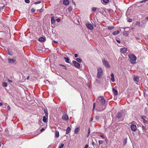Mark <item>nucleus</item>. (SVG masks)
I'll return each mask as SVG.
<instances>
[{
    "instance_id": "473e14b6",
    "label": "nucleus",
    "mask_w": 148,
    "mask_h": 148,
    "mask_svg": "<svg viewBox=\"0 0 148 148\" xmlns=\"http://www.w3.org/2000/svg\"><path fill=\"white\" fill-rule=\"evenodd\" d=\"M148 1V0H143L140 1L139 2L141 3H145L147 1Z\"/></svg>"
},
{
    "instance_id": "0eeeda50",
    "label": "nucleus",
    "mask_w": 148,
    "mask_h": 148,
    "mask_svg": "<svg viewBox=\"0 0 148 148\" xmlns=\"http://www.w3.org/2000/svg\"><path fill=\"white\" fill-rule=\"evenodd\" d=\"M134 80L136 83H138L139 81V77L136 75H134L133 77Z\"/></svg>"
},
{
    "instance_id": "49530a36",
    "label": "nucleus",
    "mask_w": 148,
    "mask_h": 148,
    "mask_svg": "<svg viewBox=\"0 0 148 148\" xmlns=\"http://www.w3.org/2000/svg\"><path fill=\"white\" fill-rule=\"evenodd\" d=\"M136 25H140V22L139 21L136 22Z\"/></svg>"
},
{
    "instance_id": "f3484780",
    "label": "nucleus",
    "mask_w": 148,
    "mask_h": 148,
    "mask_svg": "<svg viewBox=\"0 0 148 148\" xmlns=\"http://www.w3.org/2000/svg\"><path fill=\"white\" fill-rule=\"evenodd\" d=\"M69 3V1L68 0H64L63 1V4L65 5H68Z\"/></svg>"
},
{
    "instance_id": "20e7f679",
    "label": "nucleus",
    "mask_w": 148,
    "mask_h": 148,
    "mask_svg": "<svg viewBox=\"0 0 148 148\" xmlns=\"http://www.w3.org/2000/svg\"><path fill=\"white\" fill-rule=\"evenodd\" d=\"M72 62L74 66L76 68L78 69H79L81 68L80 65L79 63L77 62L76 61L74 60H73Z\"/></svg>"
},
{
    "instance_id": "79ce46f5",
    "label": "nucleus",
    "mask_w": 148,
    "mask_h": 148,
    "mask_svg": "<svg viewBox=\"0 0 148 148\" xmlns=\"http://www.w3.org/2000/svg\"><path fill=\"white\" fill-rule=\"evenodd\" d=\"M95 107V103H94L93 104V109L92 110H94Z\"/></svg>"
},
{
    "instance_id": "09e8293b",
    "label": "nucleus",
    "mask_w": 148,
    "mask_h": 148,
    "mask_svg": "<svg viewBox=\"0 0 148 148\" xmlns=\"http://www.w3.org/2000/svg\"><path fill=\"white\" fill-rule=\"evenodd\" d=\"M31 11L32 13H33L35 12V10L34 8H32L31 10Z\"/></svg>"
},
{
    "instance_id": "dca6fc26",
    "label": "nucleus",
    "mask_w": 148,
    "mask_h": 148,
    "mask_svg": "<svg viewBox=\"0 0 148 148\" xmlns=\"http://www.w3.org/2000/svg\"><path fill=\"white\" fill-rule=\"evenodd\" d=\"M111 80L112 82H114L115 81L114 78V75L113 73H112L111 74Z\"/></svg>"
},
{
    "instance_id": "f03ea898",
    "label": "nucleus",
    "mask_w": 148,
    "mask_h": 148,
    "mask_svg": "<svg viewBox=\"0 0 148 148\" xmlns=\"http://www.w3.org/2000/svg\"><path fill=\"white\" fill-rule=\"evenodd\" d=\"M129 58L130 59V62L132 64H135V61L136 60V57L133 54H130L128 55Z\"/></svg>"
},
{
    "instance_id": "393cba45",
    "label": "nucleus",
    "mask_w": 148,
    "mask_h": 148,
    "mask_svg": "<svg viewBox=\"0 0 148 148\" xmlns=\"http://www.w3.org/2000/svg\"><path fill=\"white\" fill-rule=\"evenodd\" d=\"M59 132L58 131H56L55 132V137L58 138L59 136Z\"/></svg>"
},
{
    "instance_id": "c85d7f7f",
    "label": "nucleus",
    "mask_w": 148,
    "mask_h": 148,
    "mask_svg": "<svg viewBox=\"0 0 148 148\" xmlns=\"http://www.w3.org/2000/svg\"><path fill=\"white\" fill-rule=\"evenodd\" d=\"M3 86L6 87H7V83L5 82H3Z\"/></svg>"
},
{
    "instance_id": "5fc2aeb1",
    "label": "nucleus",
    "mask_w": 148,
    "mask_h": 148,
    "mask_svg": "<svg viewBox=\"0 0 148 148\" xmlns=\"http://www.w3.org/2000/svg\"><path fill=\"white\" fill-rule=\"evenodd\" d=\"M88 145H86L84 148H88Z\"/></svg>"
},
{
    "instance_id": "ea45409f",
    "label": "nucleus",
    "mask_w": 148,
    "mask_h": 148,
    "mask_svg": "<svg viewBox=\"0 0 148 148\" xmlns=\"http://www.w3.org/2000/svg\"><path fill=\"white\" fill-rule=\"evenodd\" d=\"M43 9H41L40 10H37V11H38L39 12H40V13H41L43 11Z\"/></svg>"
},
{
    "instance_id": "1a4fd4ad",
    "label": "nucleus",
    "mask_w": 148,
    "mask_h": 148,
    "mask_svg": "<svg viewBox=\"0 0 148 148\" xmlns=\"http://www.w3.org/2000/svg\"><path fill=\"white\" fill-rule=\"evenodd\" d=\"M120 51L122 53H125L127 51V48L125 47L122 48L121 49Z\"/></svg>"
},
{
    "instance_id": "a19ab883",
    "label": "nucleus",
    "mask_w": 148,
    "mask_h": 148,
    "mask_svg": "<svg viewBox=\"0 0 148 148\" xmlns=\"http://www.w3.org/2000/svg\"><path fill=\"white\" fill-rule=\"evenodd\" d=\"M64 146V145L63 143H62L61 145V146L59 147V148H62Z\"/></svg>"
},
{
    "instance_id": "5701e85b",
    "label": "nucleus",
    "mask_w": 148,
    "mask_h": 148,
    "mask_svg": "<svg viewBox=\"0 0 148 148\" xmlns=\"http://www.w3.org/2000/svg\"><path fill=\"white\" fill-rule=\"evenodd\" d=\"M64 58L65 60V62L68 63H69V59L68 57H64Z\"/></svg>"
},
{
    "instance_id": "69168bd1",
    "label": "nucleus",
    "mask_w": 148,
    "mask_h": 148,
    "mask_svg": "<svg viewBox=\"0 0 148 148\" xmlns=\"http://www.w3.org/2000/svg\"><path fill=\"white\" fill-rule=\"evenodd\" d=\"M53 42L54 43H58V42L56 41L55 40H53Z\"/></svg>"
},
{
    "instance_id": "412c9836",
    "label": "nucleus",
    "mask_w": 148,
    "mask_h": 148,
    "mask_svg": "<svg viewBox=\"0 0 148 148\" xmlns=\"http://www.w3.org/2000/svg\"><path fill=\"white\" fill-rule=\"evenodd\" d=\"M102 101H101V103L102 105H104L105 103V100L103 97H102Z\"/></svg>"
},
{
    "instance_id": "b1692460",
    "label": "nucleus",
    "mask_w": 148,
    "mask_h": 148,
    "mask_svg": "<svg viewBox=\"0 0 148 148\" xmlns=\"http://www.w3.org/2000/svg\"><path fill=\"white\" fill-rule=\"evenodd\" d=\"M55 21L54 19L53 16H52L51 18V23L52 24H53L55 22Z\"/></svg>"
},
{
    "instance_id": "13d9d810",
    "label": "nucleus",
    "mask_w": 148,
    "mask_h": 148,
    "mask_svg": "<svg viewBox=\"0 0 148 148\" xmlns=\"http://www.w3.org/2000/svg\"><path fill=\"white\" fill-rule=\"evenodd\" d=\"M116 41L117 42H118V43H120V41L119 40H116Z\"/></svg>"
},
{
    "instance_id": "4c0bfd02",
    "label": "nucleus",
    "mask_w": 148,
    "mask_h": 148,
    "mask_svg": "<svg viewBox=\"0 0 148 148\" xmlns=\"http://www.w3.org/2000/svg\"><path fill=\"white\" fill-rule=\"evenodd\" d=\"M41 2V1H38L36 2H35L34 4H38L40 3Z\"/></svg>"
},
{
    "instance_id": "052dcab7",
    "label": "nucleus",
    "mask_w": 148,
    "mask_h": 148,
    "mask_svg": "<svg viewBox=\"0 0 148 148\" xmlns=\"http://www.w3.org/2000/svg\"><path fill=\"white\" fill-rule=\"evenodd\" d=\"M111 9H107V10L108 11V12H110L111 11Z\"/></svg>"
},
{
    "instance_id": "4be33fe9",
    "label": "nucleus",
    "mask_w": 148,
    "mask_h": 148,
    "mask_svg": "<svg viewBox=\"0 0 148 148\" xmlns=\"http://www.w3.org/2000/svg\"><path fill=\"white\" fill-rule=\"evenodd\" d=\"M119 31L117 30V31H115V32H114L112 34L114 35H117L119 34Z\"/></svg>"
},
{
    "instance_id": "c9c22d12",
    "label": "nucleus",
    "mask_w": 148,
    "mask_h": 148,
    "mask_svg": "<svg viewBox=\"0 0 148 148\" xmlns=\"http://www.w3.org/2000/svg\"><path fill=\"white\" fill-rule=\"evenodd\" d=\"M72 10V8L71 6H70L68 8V10L69 11H71Z\"/></svg>"
},
{
    "instance_id": "603ef678",
    "label": "nucleus",
    "mask_w": 148,
    "mask_h": 148,
    "mask_svg": "<svg viewBox=\"0 0 148 148\" xmlns=\"http://www.w3.org/2000/svg\"><path fill=\"white\" fill-rule=\"evenodd\" d=\"M7 109L8 110H10V108L9 106H7Z\"/></svg>"
},
{
    "instance_id": "6e6d98bb",
    "label": "nucleus",
    "mask_w": 148,
    "mask_h": 148,
    "mask_svg": "<svg viewBox=\"0 0 148 148\" xmlns=\"http://www.w3.org/2000/svg\"><path fill=\"white\" fill-rule=\"evenodd\" d=\"M132 21V20L131 18H129L128 20V21L129 22H131Z\"/></svg>"
},
{
    "instance_id": "7ed1b4c3",
    "label": "nucleus",
    "mask_w": 148,
    "mask_h": 148,
    "mask_svg": "<svg viewBox=\"0 0 148 148\" xmlns=\"http://www.w3.org/2000/svg\"><path fill=\"white\" fill-rule=\"evenodd\" d=\"M103 63L105 67L110 68V65L108 61H107L105 59H102Z\"/></svg>"
},
{
    "instance_id": "2f4dec72",
    "label": "nucleus",
    "mask_w": 148,
    "mask_h": 148,
    "mask_svg": "<svg viewBox=\"0 0 148 148\" xmlns=\"http://www.w3.org/2000/svg\"><path fill=\"white\" fill-rule=\"evenodd\" d=\"M102 97H103V96H100L98 97V100H99L100 101H102Z\"/></svg>"
},
{
    "instance_id": "ddd939ff",
    "label": "nucleus",
    "mask_w": 148,
    "mask_h": 148,
    "mask_svg": "<svg viewBox=\"0 0 148 148\" xmlns=\"http://www.w3.org/2000/svg\"><path fill=\"white\" fill-rule=\"evenodd\" d=\"M62 118L64 120H68L69 119V117L67 114L64 115L62 116Z\"/></svg>"
},
{
    "instance_id": "3c124183",
    "label": "nucleus",
    "mask_w": 148,
    "mask_h": 148,
    "mask_svg": "<svg viewBox=\"0 0 148 148\" xmlns=\"http://www.w3.org/2000/svg\"><path fill=\"white\" fill-rule=\"evenodd\" d=\"M56 20L58 22H60L61 21V19L59 18H58L56 19Z\"/></svg>"
},
{
    "instance_id": "2eb2a0df",
    "label": "nucleus",
    "mask_w": 148,
    "mask_h": 148,
    "mask_svg": "<svg viewBox=\"0 0 148 148\" xmlns=\"http://www.w3.org/2000/svg\"><path fill=\"white\" fill-rule=\"evenodd\" d=\"M45 40V38L43 37H41L39 38L38 40L41 42H44Z\"/></svg>"
},
{
    "instance_id": "c756f323",
    "label": "nucleus",
    "mask_w": 148,
    "mask_h": 148,
    "mask_svg": "<svg viewBox=\"0 0 148 148\" xmlns=\"http://www.w3.org/2000/svg\"><path fill=\"white\" fill-rule=\"evenodd\" d=\"M97 10V8L95 7H93L92 8V10L93 12H95Z\"/></svg>"
},
{
    "instance_id": "bb28decb",
    "label": "nucleus",
    "mask_w": 148,
    "mask_h": 148,
    "mask_svg": "<svg viewBox=\"0 0 148 148\" xmlns=\"http://www.w3.org/2000/svg\"><path fill=\"white\" fill-rule=\"evenodd\" d=\"M127 138H125L123 141V145H125L127 143Z\"/></svg>"
},
{
    "instance_id": "338daca9",
    "label": "nucleus",
    "mask_w": 148,
    "mask_h": 148,
    "mask_svg": "<svg viewBox=\"0 0 148 148\" xmlns=\"http://www.w3.org/2000/svg\"><path fill=\"white\" fill-rule=\"evenodd\" d=\"M92 145L94 146V145L95 144V143L93 141L92 142Z\"/></svg>"
},
{
    "instance_id": "58836bf2",
    "label": "nucleus",
    "mask_w": 148,
    "mask_h": 148,
    "mask_svg": "<svg viewBox=\"0 0 148 148\" xmlns=\"http://www.w3.org/2000/svg\"><path fill=\"white\" fill-rule=\"evenodd\" d=\"M99 116L98 115H97L95 116V119L96 120H98L99 119Z\"/></svg>"
},
{
    "instance_id": "aec40b11",
    "label": "nucleus",
    "mask_w": 148,
    "mask_h": 148,
    "mask_svg": "<svg viewBox=\"0 0 148 148\" xmlns=\"http://www.w3.org/2000/svg\"><path fill=\"white\" fill-rule=\"evenodd\" d=\"M79 130H80L79 128V127H77L75 129V132H74L75 133V134H77L78 133V132L79 131Z\"/></svg>"
},
{
    "instance_id": "e2e57ef3",
    "label": "nucleus",
    "mask_w": 148,
    "mask_h": 148,
    "mask_svg": "<svg viewBox=\"0 0 148 148\" xmlns=\"http://www.w3.org/2000/svg\"><path fill=\"white\" fill-rule=\"evenodd\" d=\"M93 120V118H90V122L92 121Z\"/></svg>"
},
{
    "instance_id": "f704fd0d",
    "label": "nucleus",
    "mask_w": 148,
    "mask_h": 148,
    "mask_svg": "<svg viewBox=\"0 0 148 148\" xmlns=\"http://www.w3.org/2000/svg\"><path fill=\"white\" fill-rule=\"evenodd\" d=\"M141 118L143 121L144 120H145V119L146 118V117L144 116H141Z\"/></svg>"
},
{
    "instance_id": "de8ad7c7",
    "label": "nucleus",
    "mask_w": 148,
    "mask_h": 148,
    "mask_svg": "<svg viewBox=\"0 0 148 148\" xmlns=\"http://www.w3.org/2000/svg\"><path fill=\"white\" fill-rule=\"evenodd\" d=\"M142 129L144 130H145L146 129L145 127L144 126H142Z\"/></svg>"
},
{
    "instance_id": "f8f14e48",
    "label": "nucleus",
    "mask_w": 148,
    "mask_h": 148,
    "mask_svg": "<svg viewBox=\"0 0 148 148\" xmlns=\"http://www.w3.org/2000/svg\"><path fill=\"white\" fill-rule=\"evenodd\" d=\"M48 117L46 116H44L43 117L42 121L44 123H46L47 122Z\"/></svg>"
},
{
    "instance_id": "9d476101",
    "label": "nucleus",
    "mask_w": 148,
    "mask_h": 148,
    "mask_svg": "<svg viewBox=\"0 0 148 148\" xmlns=\"http://www.w3.org/2000/svg\"><path fill=\"white\" fill-rule=\"evenodd\" d=\"M122 116V114L121 112H118L116 115V117L118 119H120L121 118Z\"/></svg>"
},
{
    "instance_id": "6ab92c4d",
    "label": "nucleus",
    "mask_w": 148,
    "mask_h": 148,
    "mask_svg": "<svg viewBox=\"0 0 148 148\" xmlns=\"http://www.w3.org/2000/svg\"><path fill=\"white\" fill-rule=\"evenodd\" d=\"M71 130V128L69 127H68L66 130V134H68Z\"/></svg>"
},
{
    "instance_id": "39448f33",
    "label": "nucleus",
    "mask_w": 148,
    "mask_h": 148,
    "mask_svg": "<svg viewBox=\"0 0 148 148\" xmlns=\"http://www.w3.org/2000/svg\"><path fill=\"white\" fill-rule=\"evenodd\" d=\"M8 63L10 64H15L16 63V60L13 59L8 58Z\"/></svg>"
},
{
    "instance_id": "a878e982",
    "label": "nucleus",
    "mask_w": 148,
    "mask_h": 148,
    "mask_svg": "<svg viewBox=\"0 0 148 148\" xmlns=\"http://www.w3.org/2000/svg\"><path fill=\"white\" fill-rule=\"evenodd\" d=\"M75 60L77 62H81L82 61V59L80 58H76Z\"/></svg>"
},
{
    "instance_id": "680f3d73",
    "label": "nucleus",
    "mask_w": 148,
    "mask_h": 148,
    "mask_svg": "<svg viewBox=\"0 0 148 148\" xmlns=\"http://www.w3.org/2000/svg\"><path fill=\"white\" fill-rule=\"evenodd\" d=\"M105 107L103 108V109H100V110H99V111H100L103 110H104L105 109Z\"/></svg>"
},
{
    "instance_id": "72a5a7b5",
    "label": "nucleus",
    "mask_w": 148,
    "mask_h": 148,
    "mask_svg": "<svg viewBox=\"0 0 148 148\" xmlns=\"http://www.w3.org/2000/svg\"><path fill=\"white\" fill-rule=\"evenodd\" d=\"M109 1V0H103V2L105 3H107Z\"/></svg>"
},
{
    "instance_id": "0e129e2a",
    "label": "nucleus",
    "mask_w": 148,
    "mask_h": 148,
    "mask_svg": "<svg viewBox=\"0 0 148 148\" xmlns=\"http://www.w3.org/2000/svg\"><path fill=\"white\" fill-rule=\"evenodd\" d=\"M100 136L102 137L103 138H104V137L102 135H100Z\"/></svg>"
},
{
    "instance_id": "4d7b16f0",
    "label": "nucleus",
    "mask_w": 148,
    "mask_h": 148,
    "mask_svg": "<svg viewBox=\"0 0 148 148\" xmlns=\"http://www.w3.org/2000/svg\"><path fill=\"white\" fill-rule=\"evenodd\" d=\"M45 130V129L44 128H42L40 130V132H43Z\"/></svg>"
},
{
    "instance_id": "864d4df0",
    "label": "nucleus",
    "mask_w": 148,
    "mask_h": 148,
    "mask_svg": "<svg viewBox=\"0 0 148 148\" xmlns=\"http://www.w3.org/2000/svg\"><path fill=\"white\" fill-rule=\"evenodd\" d=\"M78 55L77 54H75V58H77L78 57Z\"/></svg>"
},
{
    "instance_id": "7c9ffc66",
    "label": "nucleus",
    "mask_w": 148,
    "mask_h": 148,
    "mask_svg": "<svg viewBox=\"0 0 148 148\" xmlns=\"http://www.w3.org/2000/svg\"><path fill=\"white\" fill-rule=\"evenodd\" d=\"M102 97H103V96H100L98 97V100H99L100 101H102Z\"/></svg>"
},
{
    "instance_id": "8fccbe9b",
    "label": "nucleus",
    "mask_w": 148,
    "mask_h": 148,
    "mask_svg": "<svg viewBox=\"0 0 148 148\" xmlns=\"http://www.w3.org/2000/svg\"><path fill=\"white\" fill-rule=\"evenodd\" d=\"M60 65L62 66H63V69H66V66L64 65H63L62 64H60Z\"/></svg>"
},
{
    "instance_id": "4468645a",
    "label": "nucleus",
    "mask_w": 148,
    "mask_h": 148,
    "mask_svg": "<svg viewBox=\"0 0 148 148\" xmlns=\"http://www.w3.org/2000/svg\"><path fill=\"white\" fill-rule=\"evenodd\" d=\"M113 92L114 94V96L117 95H118V91L117 90H116L114 88H112Z\"/></svg>"
},
{
    "instance_id": "9b49d317",
    "label": "nucleus",
    "mask_w": 148,
    "mask_h": 148,
    "mask_svg": "<svg viewBox=\"0 0 148 148\" xmlns=\"http://www.w3.org/2000/svg\"><path fill=\"white\" fill-rule=\"evenodd\" d=\"M7 52L8 53V55H10V56H12L13 55V52H12V50L11 49H8L7 50Z\"/></svg>"
},
{
    "instance_id": "6e6552de",
    "label": "nucleus",
    "mask_w": 148,
    "mask_h": 148,
    "mask_svg": "<svg viewBox=\"0 0 148 148\" xmlns=\"http://www.w3.org/2000/svg\"><path fill=\"white\" fill-rule=\"evenodd\" d=\"M86 26L88 29L90 30H92L93 29V26L90 23L87 24Z\"/></svg>"
},
{
    "instance_id": "c03bdc74",
    "label": "nucleus",
    "mask_w": 148,
    "mask_h": 148,
    "mask_svg": "<svg viewBox=\"0 0 148 148\" xmlns=\"http://www.w3.org/2000/svg\"><path fill=\"white\" fill-rule=\"evenodd\" d=\"M90 128H89L88 129V136H87V137H88L90 133Z\"/></svg>"
},
{
    "instance_id": "bf43d9fd",
    "label": "nucleus",
    "mask_w": 148,
    "mask_h": 148,
    "mask_svg": "<svg viewBox=\"0 0 148 148\" xmlns=\"http://www.w3.org/2000/svg\"><path fill=\"white\" fill-rule=\"evenodd\" d=\"M8 81L10 82H12V80H10L9 79H8Z\"/></svg>"
},
{
    "instance_id": "a211bd4d",
    "label": "nucleus",
    "mask_w": 148,
    "mask_h": 148,
    "mask_svg": "<svg viewBox=\"0 0 148 148\" xmlns=\"http://www.w3.org/2000/svg\"><path fill=\"white\" fill-rule=\"evenodd\" d=\"M44 111L45 113V116H47L48 117V111L46 108H44Z\"/></svg>"
},
{
    "instance_id": "cd10ccee",
    "label": "nucleus",
    "mask_w": 148,
    "mask_h": 148,
    "mask_svg": "<svg viewBox=\"0 0 148 148\" xmlns=\"http://www.w3.org/2000/svg\"><path fill=\"white\" fill-rule=\"evenodd\" d=\"M114 27L113 26H109L108 27V29L110 30H111L113 29Z\"/></svg>"
},
{
    "instance_id": "a18cd8bd",
    "label": "nucleus",
    "mask_w": 148,
    "mask_h": 148,
    "mask_svg": "<svg viewBox=\"0 0 148 148\" xmlns=\"http://www.w3.org/2000/svg\"><path fill=\"white\" fill-rule=\"evenodd\" d=\"M25 2L26 3H28L30 2L29 0H25Z\"/></svg>"
},
{
    "instance_id": "774afa93",
    "label": "nucleus",
    "mask_w": 148,
    "mask_h": 148,
    "mask_svg": "<svg viewBox=\"0 0 148 148\" xmlns=\"http://www.w3.org/2000/svg\"><path fill=\"white\" fill-rule=\"evenodd\" d=\"M146 19L148 21V16L146 18Z\"/></svg>"
},
{
    "instance_id": "f257e3e1",
    "label": "nucleus",
    "mask_w": 148,
    "mask_h": 148,
    "mask_svg": "<svg viewBox=\"0 0 148 148\" xmlns=\"http://www.w3.org/2000/svg\"><path fill=\"white\" fill-rule=\"evenodd\" d=\"M97 77L99 79L102 76L103 74V71L102 68L101 67H99L97 69Z\"/></svg>"
},
{
    "instance_id": "37998d69",
    "label": "nucleus",
    "mask_w": 148,
    "mask_h": 148,
    "mask_svg": "<svg viewBox=\"0 0 148 148\" xmlns=\"http://www.w3.org/2000/svg\"><path fill=\"white\" fill-rule=\"evenodd\" d=\"M143 123L145 124H147L148 123V121L145 119L143 121Z\"/></svg>"
},
{
    "instance_id": "423d86ee",
    "label": "nucleus",
    "mask_w": 148,
    "mask_h": 148,
    "mask_svg": "<svg viewBox=\"0 0 148 148\" xmlns=\"http://www.w3.org/2000/svg\"><path fill=\"white\" fill-rule=\"evenodd\" d=\"M130 127L131 130L134 132H135L136 130V126L135 125L132 124L131 125Z\"/></svg>"
},
{
    "instance_id": "e433bc0d",
    "label": "nucleus",
    "mask_w": 148,
    "mask_h": 148,
    "mask_svg": "<svg viewBox=\"0 0 148 148\" xmlns=\"http://www.w3.org/2000/svg\"><path fill=\"white\" fill-rule=\"evenodd\" d=\"M103 141L102 140H99V145L102 144Z\"/></svg>"
}]
</instances>
